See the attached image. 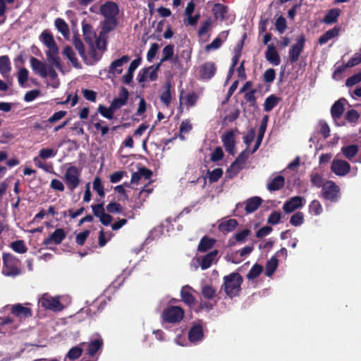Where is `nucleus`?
Returning a JSON list of instances; mask_svg holds the SVG:
<instances>
[{
    "label": "nucleus",
    "mask_w": 361,
    "mask_h": 361,
    "mask_svg": "<svg viewBox=\"0 0 361 361\" xmlns=\"http://www.w3.org/2000/svg\"><path fill=\"white\" fill-rule=\"evenodd\" d=\"M243 279L238 272H232L224 276L222 287L228 297L233 298L238 296L241 291Z\"/></svg>",
    "instance_id": "nucleus-1"
},
{
    "label": "nucleus",
    "mask_w": 361,
    "mask_h": 361,
    "mask_svg": "<svg viewBox=\"0 0 361 361\" xmlns=\"http://www.w3.org/2000/svg\"><path fill=\"white\" fill-rule=\"evenodd\" d=\"M2 274L7 276H16L21 274L19 268L20 260L11 253L4 252L2 255Z\"/></svg>",
    "instance_id": "nucleus-2"
},
{
    "label": "nucleus",
    "mask_w": 361,
    "mask_h": 361,
    "mask_svg": "<svg viewBox=\"0 0 361 361\" xmlns=\"http://www.w3.org/2000/svg\"><path fill=\"white\" fill-rule=\"evenodd\" d=\"M81 169L75 166H68L65 172L63 180L71 192L74 191L80 184Z\"/></svg>",
    "instance_id": "nucleus-3"
},
{
    "label": "nucleus",
    "mask_w": 361,
    "mask_h": 361,
    "mask_svg": "<svg viewBox=\"0 0 361 361\" xmlns=\"http://www.w3.org/2000/svg\"><path fill=\"white\" fill-rule=\"evenodd\" d=\"M252 154L248 147L239 154L235 160L226 170V176L228 178H233L243 169V165L247 161L249 156Z\"/></svg>",
    "instance_id": "nucleus-4"
},
{
    "label": "nucleus",
    "mask_w": 361,
    "mask_h": 361,
    "mask_svg": "<svg viewBox=\"0 0 361 361\" xmlns=\"http://www.w3.org/2000/svg\"><path fill=\"white\" fill-rule=\"evenodd\" d=\"M183 309L178 306H170L164 310L161 317L164 322L176 324L180 322L184 317Z\"/></svg>",
    "instance_id": "nucleus-5"
},
{
    "label": "nucleus",
    "mask_w": 361,
    "mask_h": 361,
    "mask_svg": "<svg viewBox=\"0 0 361 361\" xmlns=\"http://www.w3.org/2000/svg\"><path fill=\"white\" fill-rule=\"evenodd\" d=\"M321 197L331 202L338 201L340 197V188L332 180H327L322 188Z\"/></svg>",
    "instance_id": "nucleus-6"
},
{
    "label": "nucleus",
    "mask_w": 361,
    "mask_h": 361,
    "mask_svg": "<svg viewBox=\"0 0 361 361\" xmlns=\"http://www.w3.org/2000/svg\"><path fill=\"white\" fill-rule=\"evenodd\" d=\"M39 302L41 303L42 307L46 310L56 312L61 311L63 309V306L59 299L52 297L48 293L43 294Z\"/></svg>",
    "instance_id": "nucleus-7"
},
{
    "label": "nucleus",
    "mask_w": 361,
    "mask_h": 361,
    "mask_svg": "<svg viewBox=\"0 0 361 361\" xmlns=\"http://www.w3.org/2000/svg\"><path fill=\"white\" fill-rule=\"evenodd\" d=\"M305 44V37L300 35L295 44L291 46L289 49L288 56L290 63H293L298 61L300 54L302 52Z\"/></svg>",
    "instance_id": "nucleus-8"
},
{
    "label": "nucleus",
    "mask_w": 361,
    "mask_h": 361,
    "mask_svg": "<svg viewBox=\"0 0 361 361\" xmlns=\"http://www.w3.org/2000/svg\"><path fill=\"white\" fill-rule=\"evenodd\" d=\"M217 67L214 62L207 61L200 67L199 75L202 80H209L212 78L216 73Z\"/></svg>",
    "instance_id": "nucleus-9"
},
{
    "label": "nucleus",
    "mask_w": 361,
    "mask_h": 361,
    "mask_svg": "<svg viewBox=\"0 0 361 361\" xmlns=\"http://www.w3.org/2000/svg\"><path fill=\"white\" fill-rule=\"evenodd\" d=\"M331 170L338 176H344L350 172V165L345 160L334 159L331 162Z\"/></svg>",
    "instance_id": "nucleus-10"
},
{
    "label": "nucleus",
    "mask_w": 361,
    "mask_h": 361,
    "mask_svg": "<svg viewBox=\"0 0 361 361\" xmlns=\"http://www.w3.org/2000/svg\"><path fill=\"white\" fill-rule=\"evenodd\" d=\"M104 345L103 339L100 336L97 338L91 339L88 343H81L80 345L87 346V354L90 357H94L96 353L102 350Z\"/></svg>",
    "instance_id": "nucleus-11"
},
{
    "label": "nucleus",
    "mask_w": 361,
    "mask_h": 361,
    "mask_svg": "<svg viewBox=\"0 0 361 361\" xmlns=\"http://www.w3.org/2000/svg\"><path fill=\"white\" fill-rule=\"evenodd\" d=\"M100 13L104 17L117 18L119 8L116 2L108 1L100 6Z\"/></svg>",
    "instance_id": "nucleus-12"
},
{
    "label": "nucleus",
    "mask_w": 361,
    "mask_h": 361,
    "mask_svg": "<svg viewBox=\"0 0 361 361\" xmlns=\"http://www.w3.org/2000/svg\"><path fill=\"white\" fill-rule=\"evenodd\" d=\"M305 200L301 196H295L287 200L283 206L285 213L290 214L304 206Z\"/></svg>",
    "instance_id": "nucleus-13"
},
{
    "label": "nucleus",
    "mask_w": 361,
    "mask_h": 361,
    "mask_svg": "<svg viewBox=\"0 0 361 361\" xmlns=\"http://www.w3.org/2000/svg\"><path fill=\"white\" fill-rule=\"evenodd\" d=\"M66 237V233L63 228H56L47 238L43 241V245L49 247L54 243L55 245L61 244Z\"/></svg>",
    "instance_id": "nucleus-14"
},
{
    "label": "nucleus",
    "mask_w": 361,
    "mask_h": 361,
    "mask_svg": "<svg viewBox=\"0 0 361 361\" xmlns=\"http://www.w3.org/2000/svg\"><path fill=\"white\" fill-rule=\"evenodd\" d=\"M221 140L226 152L231 155H234L235 153V140L233 131L226 132L222 135Z\"/></svg>",
    "instance_id": "nucleus-15"
},
{
    "label": "nucleus",
    "mask_w": 361,
    "mask_h": 361,
    "mask_svg": "<svg viewBox=\"0 0 361 361\" xmlns=\"http://www.w3.org/2000/svg\"><path fill=\"white\" fill-rule=\"evenodd\" d=\"M30 66L35 74L39 75L40 77L45 78L47 77V65L39 60L38 59L32 56L30 59Z\"/></svg>",
    "instance_id": "nucleus-16"
},
{
    "label": "nucleus",
    "mask_w": 361,
    "mask_h": 361,
    "mask_svg": "<svg viewBox=\"0 0 361 361\" xmlns=\"http://www.w3.org/2000/svg\"><path fill=\"white\" fill-rule=\"evenodd\" d=\"M218 253L219 251L217 250H214L204 255L202 258H197V260L199 262L201 269L205 270L209 268L216 261Z\"/></svg>",
    "instance_id": "nucleus-17"
},
{
    "label": "nucleus",
    "mask_w": 361,
    "mask_h": 361,
    "mask_svg": "<svg viewBox=\"0 0 361 361\" xmlns=\"http://www.w3.org/2000/svg\"><path fill=\"white\" fill-rule=\"evenodd\" d=\"M348 101L345 98H341L332 105L331 108V114L334 120L339 119L343 114L345 105Z\"/></svg>",
    "instance_id": "nucleus-18"
},
{
    "label": "nucleus",
    "mask_w": 361,
    "mask_h": 361,
    "mask_svg": "<svg viewBox=\"0 0 361 361\" xmlns=\"http://www.w3.org/2000/svg\"><path fill=\"white\" fill-rule=\"evenodd\" d=\"M212 12L216 20L221 21L228 19L226 14L228 12V7L220 3H215L212 7Z\"/></svg>",
    "instance_id": "nucleus-19"
},
{
    "label": "nucleus",
    "mask_w": 361,
    "mask_h": 361,
    "mask_svg": "<svg viewBox=\"0 0 361 361\" xmlns=\"http://www.w3.org/2000/svg\"><path fill=\"white\" fill-rule=\"evenodd\" d=\"M265 58L273 66H279L281 63L280 56L273 44L267 46Z\"/></svg>",
    "instance_id": "nucleus-20"
},
{
    "label": "nucleus",
    "mask_w": 361,
    "mask_h": 361,
    "mask_svg": "<svg viewBox=\"0 0 361 361\" xmlns=\"http://www.w3.org/2000/svg\"><path fill=\"white\" fill-rule=\"evenodd\" d=\"M58 54H59L58 47L52 48V49H49L48 51H46L47 60L50 63V64L52 66L61 70L62 66L61 64V59L58 56Z\"/></svg>",
    "instance_id": "nucleus-21"
},
{
    "label": "nucleus",
    "mask_w": 361,
    "mask_h": 361,
    "mask_svg": "<svg viewBox=\"0 0 361 361\" xmlns=\"http://www.w3.org/2000/svg\"><path fill=\"white\" fill-rule=\"evenodd\" d=\"M11 311L13 314L20 318H29L32 315L30 308L24 307L20 303L12 305Z\"/></svg>",
    "instance_id": "nucleus-22"
},
{
    "label": "nucleus",
    "mask_w": 361,
    "mask_h": 361,
    "mask_svg": "<svg viewBox=\"0 0 361 361\" xmlns=\"http://www.w3.org/2000/svg\"><path fill=\"white\" fill-rule=\"evenodd\" d=\"M129 61L130 57L127 55L123 56L121 58L114 60L109 66V73L113 75H115L116 73L121 74L123 71V69L119 68L122 67L124 63H128Z\"/></svg>",
    "instance_id": "nucleus-23"
},
{
    "label": "nucleus",
    "mask_w": 361,
    "mask_h": 361,
    "mask_svg": "<svg viewBox=\"0 0 361 361\" xmlns=\"http://www.w3.org/2000/svg\"><path fill=\"white\" fill-rule=\"evenodd\" d=\"M192 290H194L189 286H183L180 290L181 300L188 306H192L195 303V298L192 294Z\"/></svg>",
    "instance_id": "nucleus-24"
},
{
    "label": "nucleus",
    "mask_w": 361,
    "mask_h": 361,
    "mask_svg": "<svg viewBox=\"0 0 361 361\" xmlns=\"http://www.w3.org/2000/svg\"><path fill=\"white\" fill-rule=\"evenodd\" d=\"M203 336V329L200 324H195L189 330L188 338L192 343L201 341Z\"/></svg>",
    "instance_id": "nucleus-25"
},
{
    "label": "nucleus",
    "mask_w": 361,
    "mask_h": 361,
    "mask_svg": "<svg viewBox=\"0 0 361 361\" xmlns=\"http://www.w3.org/2000/svg\"><path fill=\"white\" fill-rule=\"evenodd\" d=\"M341 31V27L335 26L332 29H330L325 32L322 36L318 39V43L320 45L326 44L330 39L338 37Z\"/></svg>",
    "instance_id": "nucleus-26"
},
{
    "label": "nucleus",
    "mask_w": 361,
    "mask_h": 361,
    "mask_svg": "<svg viewBox=\"0 0 361 361\" xmlns=\"http://www.w3.org/2000/svg\"><path fill=\"white\" fill-rule=\"evenodd\" d=\"M11 71L10 59L7 55L0 56V73L4 78L9 77Z\"/></svg>",
    "instance_id": "nucleus-27"
},
{
    "label": "nucleus",
    "mask_w": 361,
    "mask_h": 361,
    "mask_svg": "<svg viewBox=\"0 0 361 361\" xmlns=\"http://www.w3.org/2000/svg\"><path fill=\"white\" fill-rule=\"evenodd\" d=\"M102 32L109 33L114 30L118 25L117 18L104 17V20L100 23Z\"/></svg>",
    "instance_id": "nucleus-28"
},
{
    "label": "nucleus",
    "mask_w": 361,
    "mask_h": 361,
    "mask_svg": "<svg viewBox=\"0 0 361 361\" xmlns=\"http://www.w3.org/2000/svg\"><path fill=\"white\" fill-rule=\"evenodd\" d=\"M216 240L209 238L207 235L203 236L197 246V251L200 252H205L212 249L216 243Z\"/></svg>",
    "instance_id": "nucleus-29"
},
{
    "label": "nucleus",
    "mask_w": 361,
    "mask_h": 361,
    "mask_svg": "<svg viewBox=\"0 0 361 361\" xmlns=\"http://www.w3.org/2000/svg\"><path fill=\"white\" fill-rule=\"evenodd\" d=\"M341 13V11L339 8H331L326 12L322 22L327 25L335 23L338 21V18L340 16Z\"/></svg>",
    "instance_id": "nucleus-30"
},
{
    "label": "nucleus",
    "mask_w": 361,
    "mask_h": 361,
    "mask_svg": "<svg viewBox=\"0 0 361 361\" xmlns=\"http://www.w3.org/2000/svg\"><path fill=\"white\" fill-rule=\"evenodd\" d=\"M238 226V221L234 219H230L221 222L218 226V229L222 233H229L233 231Z\"/></svg>",
    "instance_id": "nucleus-31"
},
{
    "label": "nucleus",
    "mask_w": 361,
    "mask_h": 361,
    "mask_svg": "<svg viewBox=\"0 0 361 361\" xmlns=\"http://www.w3.org/2000/svg\"><path fill=\"white\" fill-rule=\"evenodd\" d=\"M285 178L283 176L278 175L275 176L268 184L267 189L269 191H276L284 187Z\"/></svg>",
    "instance_id": "nucleus-32"
},
{
    "label": "nucleus",
    "mask_w": 361,
    "mask_h": 361,
    "mask_svg": "<svg viewBox=\"0 0 361 361\" xmlns=\"http://www.w3.org/2000/svg\"><path fill=\"white\" fill-rule=\"evenodd\" d=\"M262 202V200L259 197H253L248 199L245 202V211L247 214L252 213L256 211Z\"/></svg>",
    "instance_id": "nucleus-33"
},
{
    "label": "nucleus",
    "mask_w": 361,
    "mask_h": 361,
    "mask_svg": "<svg viewBox=\"0 0 361 361\" xmlns=\"http://www.w3.org/2000/svg\"><path fill=\"white\" fill-rule=\"evenodd\" d=\"M39 39L49 49L57 47L53 35L47 30L42 32Z\"/></svg>",
    "instance_id": "nucleus-34"
},
{
    "label": "nucleus",
    "mask_w": 361,
    "mask_h": 361,
    "mask_svg": "<svg viewBox=\"0 0 361 361\" xmlns=\"http://www.w3.org/2000/svg\"><path fill=\"white\" fill-rule=\"evenodd\" d=\"M359 152V146L357 145H350L341 148V152L348 160H351Z\"/></svg>",
    "instance_id": "nucleus-35"
},
{
    "label": "nucleus",
    "mask_w": 361,
    "mask_h": 361,
    "mask_svg": "<svg viewBox=\"0 0 361 361\" xmlns=\"http://www.w3.org/2000/svg\"><path fill=\"white\" fill-rule=\"evenodd\" d=\"M63 54L65 55L68 60L71 62L73 66L77 68L81 67L78 59L75 56V54L73 50V49L70 46H66L63 50Z\"/></svg>",
    "instance_id": "nucleus-36"
},
{
    "label": "nucleus",
    "mask_w": 361,
    "mask_h": 361,
    "mask_svg": "<svg viewBox=\"0 0 361 361\" xmlns=\"http://www.w3.org/2000/svg\"><path fill=\"white\" fill-rule=\"evenodd\" d=\"M278 259L276 256H273L271 258L267 261L265 266V275L267 276H271L275 272L278 267Z\"/></svg>",
    "instance_id": "nucleus-37"
},
{
    "label": "nucleus",
    "mask_w": 361,
    "mask_h": 361,
    "mask_svg": "<svg viewBox=\"0 0 361 361\" xmlns=\"http://www.w3.org/2000/svg\"><path fill=\"white\" fill-rule=\"evenodd\" d=\"M281 98L275 96L274 94L269 96L265 99L264 104V110L267 112L271 111L275 106H277Z\"/></svg>",
    "instance_id": "nucleus-38"
},
{
    "label": "nucleus",
    "mask_w": 361,
    "mask_h": 361,
    "mask_svg": "<svg viewBox=\"0 0 361 361\" xmlns=\"http://www.w3.org/2000/svg\"><path fill=\"white\" fill-rule=\"evenodd\" d=\"M202 295L207 300H213L216 295V290L211 285H204L201 289Z\"/></svg>",
    "instance_id": "nucleus-39"
},
{
    "label": "nucleus",
    "mask_w": 361,
    "mask_h": 361,
    "mask_svg": "<svg viewBox=\"0 0 361 361\" xmlns=\"http://www.w3.org/2000/svg\"><path fill=\"white\" fill-rule=\"evenodd\" d=\"M174 45L173 44H167L162 50V57L161 63L168 61L173 59L174 55Z\"/></svg>",
    "instance_id": "nucleus-40"
},
{
    "label": "nucleus",
    "mask_w": 361,
    "mask_h": 361,
    "mask_svg": "<svg viewBox=\"0 0 361 361\" xmlns=\"http://www.w3.org/2000/svg\"><path fill=\"white\" fill-rule=\"evenodd\" d=\"M171 85L170 83H167L166 88L165 90L162 92V93L160 95V100L161 102L166 106L169 107V105L171 103L172 97L171 94Z\"/></svg>",
    "instance_id": "nucleus-41"
},
{
    "label": "nucleus",
    "mask_w": 361,
    "mask_h": 361,
    "mask_svg": "<svg viewBox=\"0 0 361 361\" xmlns=\"http://www.w3.org/2000/svg\"><path fill=\"white\" fill-rule=\"evenodd\" d=\"M82 351H83L82 345H80V344L79 345H76V346L71 348L68 350V352L66 355V357L68 359H70L71 360H75L81 356Z\"/></svg>",
    "instance_id": "nucleus-42"
},
{
    "label": "nucleus",
    "mask_w": 361,
    "mask_h": 361,
    "mask_svg": "<svg viewBox=\"0 0 361 361\" xmlns=\"http://www.w3.org/2000/svg\"><path fill=\"white\" fill-rule=\"evenodd\" d=\"M263 271V267L259 264H255L247 274V278L249 280H253L257 278Z\"/></svg>",
    "instance_id": "nucleus-43"
},
{
    "label": "nucleus",
    "mask_w": 361,
    "mask_h": 361,
    "mask_svg": "<svg viewBox=\"0 0 361 361\" xmlns=\"http://www.w3.org/2000/svg\"><path fill=\"white\" fill-rule=\"evenodd\" d=\"M55 25L57 30L63 35L66 36L69 34L68 25L62 18H58L55 20Z\"/></svg>",
    "instance_id": "nucleus-44"
},
{
    "label": "nucleus",
    "mask_w": 361,
    "mask_h": 361,
    "mask_svg": "<svg viewBox=\"0 0 361 361\" xmlns=\"http://www.w3.org/2000/svg\"><path fill=\"white\" fill-rule=\"evenodd\" d=\"M97 111L103 117L107 119L111 120L114 118L115 111L111 108V105L107 108L102 104H99Z\"/></svg>",
    "instance_id": "nucleus-45"
},
{
    "label": "nucleus",
    "mask_w": 361,
    "mask_h": 361,
    "mask_svg": "<svg viewBox=\"0 0 361 361\" xmlns=\"http://www.w3.org/2000/svg\"><path fill=\"white\" fill-rule=\"evenodd\" d=\"M11 247L16 252L20 254L25 253L27 250V247H26L25 242L23 240H16L11 243Z\"/></svg>",
    "instance_id": "nucleus-46"
},
{
    "label": "nucleus",
    "mask_w": 361,
    "mask_h": 361,
    "mask_svg": "<svg viewBox=\"0 0 361 361\" xmlns=\"http://www.w3.org/2000/svg\"><path fill=\"white\" fill-rule=\"evenodd\" d=\"M208 178L210 183L217 182L223 175V170L221 168H216L212 171H208Z\"/></svg>",
    "instance_id": "nucleus-47"
},
{
    "label": "nucleus",
    "mask_w": 361,
    "mask_h": 361,
    "mask_svg": "<svg viewBox=\"0 0 361 361\" xmlns=\"http://www.w3.org/2000/svg\"><path fill=\"white\" fill-rule=\"evenodd\" d=\"M73 42V45H74L75 49L78 51L79 55L82 58L85 59L86 58L85 49L84 44H83L82 40L80 39V38L78 36H74Z\"/></svg>",
    "instance_id": "nucleus-48"
},
{
    "label": "nucleus",
    "mask_w": 361,
    "mask_h": 361,
    "mask_svg": "<svg viewBox=\"0 0 361 361\" xmlns=\"http://www.w3.org/2000/svg\"><path fill=\"white\" fill-rule=\"evenodd\" d=\"M304 214L302 212H297L290 219V224L293 226H300L304 223Z\"/></svg>",
    "instance_id": "nucleus-49"
},
{
    "label": "nucleus",
    "mask_w": 361,
    "mask_h": 361,
    "mask_svg": "<svg viewBox=\"0 0 361 361\" xmlns=\"http://www.w3.org/2000/svg\"><path fill=\"white\" fill-rule=\"evenodd\" d=\"M310 182L313 186L317 188H323L324 184L322 176L319 173H312L310 174Z\"/></svg>",
    "instance_id": "nucleus-50"
},
{
    "label": "nucleus",
    "mask_w": 361,
    "mask_h": 361,
    "mask_svg": "<svg viewBox=\"0 0 361 361\" xmlns=\"http://www.w3.org/2000/svg\"><path fill=\"white\" fill-rule=\"evenodd\" d=\"M198 98L199 96L196 92H190L185 97V104L188 108L192 107L197 104Z\"/></svg>",
    "instance_id": "nucleus-51"
},
{
    "label": "nucleus",
    "mask_w": 361,
    "mask_h": 361,
    "mask_svg": "<svg viewBox=\"0 0 361 361\" xmlns=\"http://www.w3.org/2000/svg\"><path fill=\"white\" fill-rule=\"evenodd\" d=\"M82 32L84 39L86 42L92 41L95 35L92 31V25L88 23L82 24Z\"/></svg>",
    "instance_id": "nucleus-52"
},
{
    "label": "nucleus",
    "mask_w": 361,
    "mask_h": 361,
    "mask_svg": "<svg viewBox=\"0 0 361 361\" xmlns=\"http://www.w3.org/2000/svg\"><path fill=\"white\" fill-rule=\"evenodd\" d=\"M93 189L97 192L98 195L104 197L105 195L104 188L99 177H96L93 181Z\"/></svg>",
    "instance_id": "nucleus-53"
},
{
    "label": "nucleus",
    "mask_w": 361,
    "mask_h": 361,
    "mask_svg": "<svg viewBox=\"0 0 361 361\" xmlns=\"http://www.w3.org/2000/svg\"><path fill=\"white\" fill-rule=\"evenodd\" d=\"M309 211L316 216L319 215L323 211L322 206L318 200H314L309 205Z\"/></svg>",
    "instance_id": "nucleus-54"
},
{
    "label": "nucleus",
    "mask_w": 361,
    "mask_h": 361,
    "mask_svg": "<svg viewBox=\"0 0 361 361\" xmlns=\"http://www.w3.org/2000/svg\"><path fill=\"white\" fill-rule=\"evenodd\" d=\"M345 118L348 122L350 123H355L360 118V114L357 110L350 109L346 112Z\"/></svg>",
    "instance_id": "nucleus-55"
},
{
    "label": "nucleus",
    "mask_w": 361,
    "mask_h": 361,
    "mask_svg": "<svg viewBox=\"0 0 361 361\" xmlns=\"http://www.w3.org/2000/svg\"><path fill=\"white\" fill-rule=\"evenodd\" d=\"M281 217L282 214L281 212L274 211L269 214L267 219V223L271 225H276L280 222Z\"/></svg>",
    "instance_id": "nucleus-56"
},
{
    "label": "nucleus",
    "mask_w": 361,
    "mask_h": 361,
    "mask_svg": "<svg viewBox=\"0 0 361 361\" xmlns=\"http://www.w3.org/2000/svg\"><path fill=\"white\" fill-rule=\"evenodd\" d=\"M276 78V71L274 68H269L263 74V80L266 83H272Z\"/></svg>",
    "instance_id": "nucleus-57"
},
{
    "label": "nucleus",
    "mask_w": 361,
    "mask_h": 361,
    "mask_svg": "<svg viewBox=\"0 0 361 361\" xmlns=\"http://www.w3.org/2000/svg\"><path fill=\"white\" fill-rule=\"evenodd\" d=\"M67 114V112L66 111H59L57 112H55L51 117H49L47 120V123L50 124H54L56 123L57 121L62 119Z\"/></svg>",
    "instance_id": "nucleus-58"
},
{
    "label": "nucleus",
    "mask_w": 361,
    "mask_h": 361,
    "mask_svg": "<svg viewBox=\"0 0 361 361\" xmlns=\"http://www.w3.org/2000/svg\"><path fill=\"white\" fill-rule=\"evenodd\" d=\"M29 72L25 68H22L18 73V81L20 86H23L28 80Z\"/></svg>",
    "instance_id": "nucleus-59"
},
{
    "label": "nucleus",
    "mask_w": 361,
    "mask_h": 361,
    "mask_svg": "<svg viewBox=\"0 0 361 361\" xmlns=\"http://www.w3.org/2000/svg\"><path fill=\"white\" fill-rule=\"evenodd\" d=\"M224 157V153L221 147H216L214 152L212 153L210 160L213 162L221 160Z\"/></svg>",
    "instance_id": "nucleus-60"
},
{
    "label": "nucleus",
    "mask_w": 361,
    "mask_h": 361,
    "mask_svg": "<svg viewBox=\"0 0 361 361\" xmlns=\"http://www.w3.org/2000/svg\"><path fill=\"white\" fill-rule=\"evenodd\" d=\"M56 154V151H54L53 149L49 148H43L39 150V156L42 159H49L50 157H53Z\"/></svg>",
    "instance_id": "nucleus-61"
},
{
    "label": "nucleus",
    "mask_w": 361,
    "mask_h": 361,
    "mask_svg": "<svg viewBox=\"0 0 361 361\" xmlns=\"http://www.w3.org/2000/svg\"><path fill=\"white\" fill-rule=\"evenodd\" d=\"M159 49V45L157 43H153L151 44L147 54V59L149 62H152L154 59L158 50Z\"/></svg>",
    "instance_id": "nucleus-62"
},
{
    "label": "nucleus",
    "mask_w": 361,
    "mask_h": 361,
    "mask_svg": "<svg viewBox=\"0 0 361 361\" xmlns=\"http://www.w3.org/2000/svg\"><path fill=\"white\" fill-rule=\"evenodd\" d=\"M361 63V53H355L346 63L345 67L351 68Z\"/></svg>",
    "instance_id": "nucleus-63"
},
{
    "label": "nucleus",
    "mask_w": 361,
    "mask_h": 361,
    "mask_svg": "<svg viewBox=\"0 0 361 361\" xmlns=\"http://www.w3.org/2000/svg\"><path fill=\"white\" fill-rule=\"evenodd\" d=\"M361 82V72H359L356 74L348 78L345 81V85L348 87H351Z\"/></svg>",
    "instance_id": "nucleus-64"
}]
</instances>
